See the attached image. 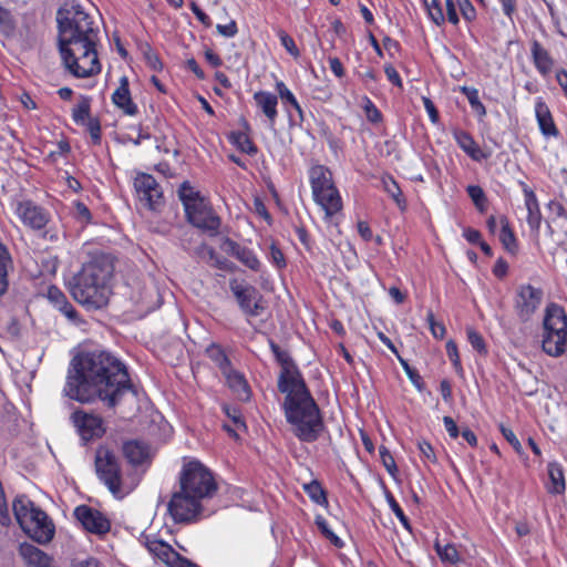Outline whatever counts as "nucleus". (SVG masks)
I'll return each mask as SVG.
<instances>
[{"mask_svg":"<svg viewBox=\"0 0 567 567\" xmlns=\"http://www.w3.org/2000/svg\"><path fill=\"white\" fill-rule=\"evenodd\" d=\"M130 390L125 365L110 352L94 350L73 358L63 393L81 403L97 398L109 408H114Z\"/></svg>","mask_w":567,"mask_h":567,"instance_id":"nucleus-1","label":"nucleus"},{"mask_svg":"<svg viewBox=\"0 0 567 567\" xmlns=\"http://www.w3.org/2000/svg\"><path fill=\"white\" fill-rule=\"evenodd\" d=\"M59 52L65 70L84 79L101 72L96 53L99 31L89 13L79 4L58 11Z\"/></svg>","mask_w":567,"mask_h":567,"instance_id":"nucleus-2","label":"nucleus"},{"mask_svg":"<svg viewBox=\"0 0 567 567\" xmlns=\"http://www.w3.org/2000/svg\"><path fill=\"white\" fill-rule=\"evenodd\" d=\"M179 484V491L169 501L168 512L176 523L190 522L200 514L203 502L213 497L217 484L212 472L197 460L185 462Z\"/></svg>","mask_w":567,"mask_h":567,"instance_id":"nucleus-3","label":"nucleus"},{"mask_svg":"<svg viewBox=\"0 0 567 567\" xmlns=\"http://www.w3.org/2000/svg\"><path fill=\"white\" fill-rule=\"evenodd\" d=\"M113 270V264L109 256L92 257L73 278L71 293L74 300L87 310L105 307L112 292L110 280Z\"/></svg>","mask_w":567,"mask_h":567,"instance_id":"nucleus-4","label":"nucleus"},{"mask_svg":"<svg viewBox=\"0 0 567 567\" xmlns=\"http://www.w3.org/2000/svg\"><path fill=\"white\" fill-rule=\"evenodd\" d=\"M282 393L286 395L282 408L292 433L301 442H316L324 430V423L307 384L289 388Z\"/></svg>","mask_w":567,"mask_h":567,"instance_id":"nucleus-5","label":"nucleus"},{"mask_svg":"<svg viewBox=\"0 0 567 567\" xmlns=\"http://www.w3.org/2000/svg\"><path fill=\"white\" fill-rule=\"evenodd\" d=\"M12 508L18 524L32 539L40 544H47L53 538V523L28 496L18 495L13 501Z\"/></svg>","mask_w":567,"mask_h":567,"instance_id":"nucleus-6","label":"nucleus"},{"mask_svg":"<svg viewBox=\"0 0 567 567\" xmlns=\"http://www.w3.org/2000/svg\"><path fill=\"white\" fill-rule=\"evenodd\" d=\"M542 349L553 358L561 357L567 351V315L556 303H549L545 309Z\"/></svg>","mask_w":567,"mask_h":567,"instance_id":"nucleus-7","label":"nucleus"},{"mask_svg":"<svg viewBox=\"0 0 567 567\" xmlns=\"http://www.w3.org/2000/svg\"><path fill=\"white\" fill-rule=\"evenodd\" d=\"M95 468L100 480L116 498L130 493L123 484L117 458L110 450L102 447L96 451Z\"/></svg>","mask_w":567,"mask_h":567,"instance_id":"nucleus-8","label":"nucleus"},{"mask_svg":"<svg viewBox=\"0 0 567 567\" xmlns=\"http://www.w3.org/2000/svg\"><path fill=\"white\" fill-rule=\"evenodd\" d=\"M229 289L245 316L258 317L264 312L262 296L254 286L244 280L231 278L229 280Z\"/></svg>","mask_w":567,"mask_h":567,"instance_id":"nucleus-9","label":"nucleus"},{"mask_svg":"<svg viewBox=\"0 0 567 567\" xmlns=\"http://www.w3.org/2000/svg\"><path fill=\"white\" fill-rule=\"evenodd\" d=\"M271 350L280 364V373L278 375V390L287 392L289 388H296L305 384L303 377L289 355L288 352L281 350L277 344L271 343Z\"/></svg>","mask_w":567,"mask_h":567,"instance_id":"nucleus-10","label":"nucleus"},{"mask_svg":"<svg viewBox=\"0 0 567 567\" xmlns=\"http://www.w3.org/2000/svg\"><path fill=\"white\" fill-rule=\"evenodd\" d=\"M185 213L189 223L195 227L209 231L212 235L217 234L220 219L204 197L192 205Z\"/></svg>","mask_w":567,"mask_h":567,"instance_id":"nucleus-11","label":"nucleus"},{"mask_svg":"<svg viewBox=\"0 0 567 567\" xmlns=\"http://www.w3.org/2000/svg\"><path fill=\"white\" fill-rule=\"evenodd\" d=\"M145 547L148 553L158 561L165 564L167 567H198L187 558L182 557L169 544L146 537Z\"/></svg>","mask_w":567,"mask_h":567,"instance_id":"nucleus-12","label":"nucleus"},{"mask_svg":"<svg viewBox=\"0 0 567 567\" xmlns=\"http://www.w3.org/2000/svg\"><path fill=\"white\" fill-rule=\"evenodd\" d=\"M134 188L140 202L148 209L155 210L162 203L163 194L156 179L145 173L134 178Z\"/></svg>","mask_w":567,"mask_h":567,"instance_id":"nucleus-13","label":"nucleus"},{"mask_svg":"<svg viewBox=\"0 0 567 567\" xmlns=\"http://www.w3.org/2000/svg\"><path fill=\"white\" fill-rule=\"evenodd\" d=\"M543 300V291L532 285H522L517 289L515 309L523 321L532 318Z\"/></svg>","mask_w":567,"mask_h":567,"instance_id":"nucleus-14","label":"nucleus"},{"mask_svg":"<svg viewBox=\"0 0 567 567\" xmlns=\"http://www.w3.org/2000/svg\"><path fill=\"white\" fill-rule=\"evenodd\" d=\"M74 516L89 533L102 536L111 529L110 519L93 507L80 505L75 508Z\"/></svg>","mask_w":567,"mask_h":567,"instance_id":"nucleus-15","label":"nucleus"},{"mask_svg":"<svg viewBox=\"0 0 567 567\" xmlns=\"http://www.w3.org/2000/svg\"><path fill=\"white\" fill-rule=\"evenodd\" d=\"M71 421L83 441L100 437L105 432L103 420L95 414L79 410L72 413Z\"/></svg>","mask_w":567,"mask_h":567,"instance_id":"nucleus-16","label":"nucleus"},{"mask_svg":"<svg viewBox=\"0 0 567 567\" xmlns=\"http://www.w3.org/2000/svg\"><path fill=\"white\" fill-rule=\"evenodd\" d=\"M16 214L25 226L33 229H41L49 221V214L31 200L18 202Z\"/></svg>","mask_w":567,"mask_h":567,"instance_id":"nucleus-17","label":"nucleus"},{"mask_svg":"<svg viewBox=\"0 0 567 567\" xmlns=\"http://www.w3.org/2000/svg\"><path fill=\"white\" fill-rule=\"evenodd\" d=\"M318 206L324 212V220L332 223L342 209V199L336 186L312 194Z\"/></svg>","mask_w":567,"mask_h":567,"instance_id":"nucleus-18","label":"nucleus"},{"mask_svg":"<svg viewBox=\"0 0 567 567\" xmlns=\"http://www.w3.org/2000/svg\"><path fill=\"white\" fill-rule=\"evenodd\" d=\"M226 245L228 246V252L245 267L255 272H260L262 270V264L252 249L241 246L233 240H228Z\"/></svg>","mask_w":567,"mask_h":567,"instance_id":"nucleus-19","label":"nucleus"},{"mask_svg":"<svg viewBox=\"0 0 567 567\" xmlns=\"http://www.w3.org/2000/svg\"><path fill=\"white\" fill-rule=\"evenodd\" d=\"M535 116L539 131L544 137L550 138L559 135V131L554 122L549 107L542 97H538L535 102Z\"/></svg>","mask_w":567,"mask_h":567,"instance_id":"nucleus-20","label":"nucleus"},{"mask_svg":"<svg viewBox=\"0 0 567 567\" xmlns=\"http://www.w3.org/2000/svg\"><path fill=\"white\" fill-rule=\"evenodd\" d=\"M112 102L120 109L125 115L134 116L138 113L137 105L131 97L128 89V80L123 76L120 81L118 87L112 94Z\"/></svg>","mask_w":567,"mask_h":567,"instance_id":"nucleus-21","label":"nucleus"},{"mask_svg":"<svg viewBox=\"0 0 567 567\" xmlns=\"http://www.w3.org/2000/svg\"><path fill=\"white\" fill-rule=\"evenodd\" d=\"M453 137L458 147L468 155L473 161L481 162L489 157V153H485L474 141V138L465 131L455 130Z\"/></svg>","mask_w":567,"mask_h":567,"instance_id":"nucleus-22","label":"nucleus"},{"mask_svg":"<svg viewBox=\"0 0 567 567\" xmlns=\"http://www.w3.org/2000/svg\"><path fill=\"white\" fill-rule=\"evenodd\" d=\"M254 101L258 109L265 114L268 118L271 126L275 125L278 111V97L277 95L268 92V91H258L254 94Z\"/></svg>","mask_w":567,"mask_h":567,"instance_id":"nucleus-23","label":"nucleus"},{"mask_svg":"<svg viewBox=\"0 0 567 567\" xmlns=\"http://www.w3.org/2000/svg\"><path fill=\"white\" fill-rule=\"evenodd\" d=\"M524 203L527 209V224L533 230H538L542 223V213L534 190L523 184Z\"/></svg>","mask_w":567,"mask_h":567,"instance_id":"nucleus-24","label":"nucleus"},{"mask_svg":"<svg viewBox=\"0 0 567 567\" xmlns=\"http://www.w3.org/2000/svg\"><path fill=\"white\" fill-rule=\"evenodd\" d=\"M548 481L545 484L546 491L551 495H561L566 489V482L563 466L557 462L547 465Z\"/></svg>","mask_w":567,"mask_h":567,"instance_id":"nucleus-25","label":"nucleus"},{"mask_svg":"<svg viewBox=\"0 0 567 567\" xmlns=\"http://www.w3.org/2000/svg\"><path fill=\"white\" fill-rule=\"evenodd\" d=\"M223 374L226 378L228 386L239 400L248 401L250 399V388L244 374L231 368Z\"/></svg>","mask_w":567,"mask_h":567,"instance_id":"nucleus-26","label":"nucleus"},{"mask_svg":"<svg viewBox=\"0 0 567 567\" xmlns=\"http://www.w3.org/2000/svg\"><path fill=\"white\" fill-rule=\"evenodd\" d=\"M312 194L333 187L332 173L323 165H316L309 172Z\"/></svg>","mask_w":567,"mask_h":567,"instance_id":"nucleus-27","label":"nucleus"},{"mask_svg":"<svg viewBox=\"0 0 567 567\" xmlns=\"http://www.w3.org/2000/svg\"><path fill=\"white\" fill-rule=\"evenodd\" d=\"M530 52L536 70L544 76L548 75L554 66L549 52L536 40L532 43Z\"/></svg>","mask_w":567,"mask_h":567,"instance_id":"nucleus-28","label":"nucleus"},{"mask_svg":"<svg viewBox=\"0 0 567 567\" xmlns=\"http://www.w3.org/2000/svg\"><path fill=\"white\" fill-rule=\"evenodd\" d=\"M50 302L63 313L70 321H76L78 313L74 307L68 301L65 295L56 287H50L48 290Z\"/></svg>","mask_w":567,"mask_h":567,"instance_id":"nucleus-29","label":"nucleus"},{"mask_svg":"<svg viewBox=\"0 0 567 567\" xmlns=\"http://www.w3.org/2000/svg\"><path fill=\"white\" fill-rule=\"evenodd\" d=\"M23 560L34 567H49L50 557L32 544L23 543L19 547Z\"/></svg>","mask_w":567,"mask_h":567,"instance_id":"nucleus-30","label":"nucleus"},{"mask_svg":"<svg viewBox=\"0 0 567 567\" xmlns=\"http://www.w3.org/2000/svg\"><path fill=\"white\" fill-rule=\"evenodd\" d=\"M123 452L127 461L134 465L143 464L150 457L148 447L140 441L126 442Z\"/></svg>","mask_w":567,"mask_h":567,"instance_id":"nucleus-31","label":"nucleus"},{"mask_svg":"<svg viewBox=\"0 0 567 567\" xmlns=\"http://www.w3.org/2000/svg\"><path fill=\"white\" fill-rule=\"evenodd\" d=\"M498 238L507 252L516 255V252L518 251L517 239L513 230L509 228L508 221L505 218L501 219V230L498 234Z\"/></svg>","mask_w":567,"mask_h":567,"instance_id":"nucleus-32","label":"nucleus"},{"mask_svg":"<svg viewBox=\"0 0 567 567\" xmlns=\"http://www.w3.org/2000/svg\"><path fill=\"white\" fill-rule=\"evenodd\" d=\"M230 142L235 145L240 152L254 156L257 154L258 148L248 136V134L244 132H233L230 134Z\"/></svg>","mask_w":567,"mask_h":567,"instance_id":"nucleus-33","label":"nucleus"},{"mask_svg":"<svg viewBox=\"0 0 567 567\" xmlns=\"http://www.w3.org/2000/svg\"><path fill=\"white\" fill-rule=\"evenodd\" d=\"M381 182H382L384 192H386L392 197V199L395 202V204L401 209H404L405 208V199L402 195V190H401L400 186L398 185L396 181L392 176L385 175L382 177Z\"/></svg>","mask_w":567,"mask_h":567,"instance_id":"nucleus-34","label":"nucleus"},{"mask_svg":"<svg viewBox=\"0 0 567 567\" xmlns=\"http://www.w3.org/2000/svg\"><path fill=\"white\" fill-rule=\"evenodd\" d=\"M423 6L429 19L433 23H435L437 27H441L445 23V16L439 0H423Z\"/></svg>","mask_w":567,"mask_h":567,"instance_id":"nucleus-35","label":"nucleus"},{"mask_svg":"<svg viewBox=\"0 0 567 567\" xmlns=\"http://www.w3.org/2000/svg\"><path fill=\"white\" fill-rule=\"evenodd\" d=\"M315 524L320 530V533L336 547L341 548L343 546L342 539L334 534V532L330 528L327 519L322 515H317L315 518Z\"/></svg>","mask_w":567,"mask_h":567,"instance_id":"nucleus-36","label":"nucleus"},{"mask_svg":"<svg viewBox=\"0 0 567 567\" xmlns=\"http://www.w3.org/2000/svg\"><path fill=\"white\" fill-rule=\"evenodd\" d=\"M434 548L442 561L456 564L460 560L458 551L453 544L441 545L436 542Z\"/></svg>","mask_w":567,"mask_h":567,"instance_id":"nucleus-37","label":"nucleus"},{"mask_svg":"<svg viewBox=\"0 0 567 567\" xmlns=\"http://www.w3.org/2000/svg\"><path fill=\"white\" fill-rule=\"evenodd\" d=\"M207 354L219 367L221 373H225L227 370L231 368L227 355L219 346H210L207 349Z\"/></svg>","mask_w":567,"mask_h":567,"instance_id":"nucleus-38","label":"nucleus"},{"mask_svg":"<svg viewBox=\"0 0 567 567\" xmlns=\"http://www.w3.org/2000/svg\"><path fill=\"white\" fill-rule=\"evenodd\" d=\"M462 92L467 97L472 110L478 116H485L486 109H485L484 104L480 101L478 91L475 87L463 86Z\"/></svg>","mask_w":567,"mask_h":567,"instance_id":"nucleus-39","label":"nucleus"},{"mask_svg":"<svg viewBox=\"0 0 567 567\" xmlns=\"http://www.w3.org/2000/svg\"><path fill=\"white\" fill-rule=\"evenodd\" d=\"M178 194L185 210H187L192 205L196 204L197 200L203 198L199 193L187 183H184L181 186Z\"/></svg>","mask_w":567,"mask_h":567,"instance_id":"nucleus-40","label":"nucleus"},{"mask_svg":"<svg viewBox=\"0 0 567 567\" xmlns=\"http://www.w3.org/2000/svg\"><path fill=\"white\" fill-rule=\"evenodd\" d=\"M276 90L278 92L279 97L282 100L285 104H289L297 112L301 113V106L297 101L293 93L288 89V86L282 82L278 81L276 83Z\"/></svg>","mask_w":567,"mask_h":567,"instance_id":"nucleus-41","label":"nucleus"},{"mask_svg":"<svg viewBox=\"0 0 567 567\" xmlns=\"http://www.w3.org/2000/svg\"><path fill=\"white\" fill-rule=\"evenodd\" d=\"M9 262V252L7 248L0 244V296H2L8 288L7 269Z\"/></svg>","mask_w":567,"mask_h":567,"instance_id":"nucleus-42","label":"nucleus"},{"mask_svg":"<svg viewBox=\"0 0 567 567\" xmlns=\"http://www.w3.org/2000/svg\"><path fill=\"white\" fill-rule=\"evenodd\" d=\"M361 106L365 113L367 120L373 124L382 121V114L372 100L368 96L362 97Z\"/></svg>","mask_w":567,"mask_h":567,"instance_id":"nucleus-43","label":"nucleus"},{"mask_svg":"<svg viewBox=\"0 0 567 567\" xmlns=\"http://www.w3.org/2000/svg\"><path fill=\"white\" fill-rule=\"evenodd\" d=\"M305 492L317 504L322 505L327 502L326 493L317 481L305 485Z\"/></svg>","mask_w":567,"mask_h":567,"instance_id":"nucleus-44","label":"nucleus"},{"mask_svg":"<svg viewBox=\"0 0 567 567\" xmlns=\"http://www.w3.org/2000/svg\"><path fill=\"white\" fill-rule=\"evenodd\" d=\"M466 333H467V340H468L470 344L472 346V348L480 354H483V355L487 354L486 343H485L482 334L478 333L473 328H467Z\"/></svg>","mask_w":567,"mask_h":567,"instance_id":"nucleus-45","label":"nucleus"},{"mask_svg":"<svg viewBox=\"0 0 567 567\" xmlns=\"http://www.w3.org/2000/svg\"><path fill=\"white\" fill-rule=\"evenodd\" d=\"M466 192L470 198L473 200L474 205L483 212L486 206V197L483 188L477 185H470L466 188Z\"/></svg>","mask_w":567,"mask_h":567,"instance_id":"nucleus-46","label":"nucleus"},{"mask_svg":"<svg viewBox=\"0 0 567 567\" xmlns=\"http://www.w3.org/2000/svg\"><path fill=\"white\" fill-rule=\"evenodd\" d=\"M281 45L287 50L289 54L293 58H298L300 55V51L296 45L295 40L284 30H279L277 33Z\"/></svg>","mask_w":567,"mask_h":567,"instance_id":"nucleus-47","label":"nucleus"},{"mask_svg":"<svg viewBox=\"0 0 567 567\" xmlns=\"http://www.w3.org/2000/svg\"><path fill=\"white\" fill-rule=\"evenodd\" d=\"M457 8L467 22H472L476 19L477 12L471 0H456Z\"/></svg>","mask_w":567,"mask_h":567,"instance_id":"nucleus-48","label":"nucleus"},{"mask_svg":"<svg viewBox=\"0 0 567 567\" xmlns=\"http://www.w3.org/2000/svg\"><path fill=\"white\" fill-rule=\"evenodd\" d=\"M90 115V102L84 99L80 103H78L72 110V117L74 122L81 123L89 118Z\"/></svg>","mask_w":567,"mask_h":567,"instance_id":"nucleus-49","label":"nucleus"},{"mask_svg":"<svg viewBox=\"0 0 567 567\" xmlns=\"http://www.w3.org/2000/svg\"><path fill=\"white\" fill-rule=\"evenodd\" d=\"M379 453H380V457H381L382 464L384 465V467L386 468L389 474L394 476L395 473L398 472V467H396L394 457L389 452V450L385 449L384 446L380 447Z\"/></svg>","mask_w":567,"mask_h":567,"instance_id":"nucleus-50","label":"nucleus"},{"mask_svg":"<svg viewBox=\"0 0 567 567\" xmlns=\"http://www.w3.org/2000/svg\"><path fill=\"white\" fill-rule=\"evenodd\" d=\"M269 261L276 266L277 268H284L286 267V259L281 251V249L276 245L271 244L269 249Z\"/></svg>","mask_w":567,"mask_h":567,"instance_id":"nucleus-51","label":"nucleus"},{"mask_svg":"<svg viewBox=\"0 0 567 567\" xmlns=\"http://www.w3.org/2000/svg\"><path fill=\"white\" fill-rule=\"evenodd\" d=\"M389 506L400 523L406 528L410 529L409 518L405 516L403 509L399 505V503L394 499L393 496L388 497Z\"/></svg>","mask_w":567,"mask_h":567,"instance_id":"nucleus-52","label":"nucleus"},{"mask_svg":"<svg viewBox=\"0 0 567 567\" xmlns=\"http://www.w3.org/2000/svg\"><path fill=\"white\" fill-rule=\"evenodd\" d=\"M446 354L451 362L453 363L454 368L457 371H462V364L458 355L457 346L453 340H450L446 343Z\"/></svg>","mask_w":567,"mask_h":567,"instance_id":"nucleus-53","label":"nucleus"},{"mask_svg":"<svg viewBox=\"0 0 567 567\" xmlns=\"http://www.w3.org/2000/svg\"><path fill=\"white\" fill-rule=\"evenodd\" d=\"M417 449H419L420 454L424 461L430 462V463L436 462V456H435L434 450L429 442H426L424 440L419 441Z\"/></svg>","mask_w":567,"mask_h":567,"instance_id":"nucleus-54","label":"nucleus"},{"mask_svg":"<svg viewBox=\"0 0 567 567\" xmlns=\"http://www.w3.org/2000/svg\"><path fill=\"white\" fill-rule=\"evenodd\" d=\"M427 321L432 336L436 339H443L446 332L444 324L436 322L432 312L427 315Z\"/></svg>","mask_w":567,"mask_h":567,"instance_id":"nucleus-55","label":"nucleus"},{"mask_svg":"<svg viewBox=\"0 0 567 567\" xmlns=\"http://www.w3.org/2000/svg\"><path fill=\"white\" fill-rule=\"evenodd\" d=\"M446 6V16L445 21L447 20L451 24L457 25L460 22V18L457 14V3L456 0H445Z\"/></svg>","mask_w":567,"mask_h":567,"instance_id":"nucleus-56","label":"nucleus"},{"mask_svg":"<svg viewBox=\"0 0 567 567\" xmlns=\"http://www.w3.org/2000/svg\"><path fill=\"white\" fill-rule=\"evenodd\" d=\"M74 214L81 223L91 221V213L87 206L82 202H74Z\"/></svg>","mask_w":567,"mask_h":567,"instance_id":"nucleus-57","label":"nucleus"},{"mask_svg":"<svg viewBox=\"0 0 567 567\" xmlns=\"http://www.w3.org/2000/svg\"><path fill=\"white\" fill-rule=\"evenodd\" d=\"M217 32L225 38H234L238 33V27L235 20L227 24H217Z\"/></svg>","mask_w":567,"mask_h":567,"instance_id":"nucleus-58","label":"nucleus"},{"mask_svg":"<svg viewBox=\"0 0 567 567\" xmlns=\"http://www.w3.org/2000/svg\"><path fill=\"white\" fill-rule=\"evenodd\" d=\"M501 432H502L504 439L513 446V449L517 453H520L522 444L518 441V439L516 437L515 433L511 429L505 427L504 425H501Z\"/></svg>","mask_w":567,"mask_h":567,"instance_id":"nucleus-59","label":"nucleus"},{"mask_svg":"<svg viewBox=\"0 0 567 567\" xmlns=\"http://www.w3.org/2000/svg\"><path fill=\"white\" fill-rule=\"evenodd\" d=\"M209 256L214 267L220 270H231L230 261L221 256H218L214 249H209Z\"/></svg>","mask_w":567,"mask_h":567,"instance_id":"nucleus-60","label":"nucleus"},{"mask_svg":"<svg viewBox=\"0 0 567 567\" xmlns=\"http://www.w3.org/2000/svg\"><path fill=\"white\" fill-rule=\"evenodd\" d=\"M384 73L386 75V79L395 86L402 89L403 83L401 80V76L399 72L395 70V68L392 64L384 65Z\"/></svg>","mask_w":567,"mask_h":567,"instance_id":"nucleus-61","label":"nucleus"},{"mask_svg":"<svg viewBox=\"0 0 567 567\" xmlns=\"http://www.w3.org/2000/svg\"><path fill=\"white\" fill-rule=\"evenodd\" d=\"M422 102L424 105V109L430 117V121L433 124H436L439 122V112L434 105V103L431 101L430 97L423 96Z\"/></svg>","mask_w":567,"mask_h":567,"instance_id":"nucleus-62","label":"nucleus"},{"mask_svg":"<svg viewBox=\"0 0 567 567\" xmlns=\"http://www.w3.org/2000/svg\"><path fill=\"white\" fill-rule=\"evenodd\" d=\"M190 10L198 19V21L206 28L212 25V19L197 6L196 2H190Z\"/></svg>","mask_w":567,"mask_h":567,"instance_id":"nucleus-63","label":"nucleus"},{"mask_svg":"<svg viewBox=\"0 0 567 567\" xmlns=\"http://www.w3.org/2000/svg\"><path fill=\"white\" fill-rule=\"evenodd\" d=\"M328 62H329V66H330V70L331 72L339 79L343 78L344 76V68H343V64L342 62L340 61L339 58L337 56H330L328 59Z\"/></svg>","mask_w":567,"mask_h":567,"instance_id":"nucleus-64","label":"nucleus"}]
</instances>
